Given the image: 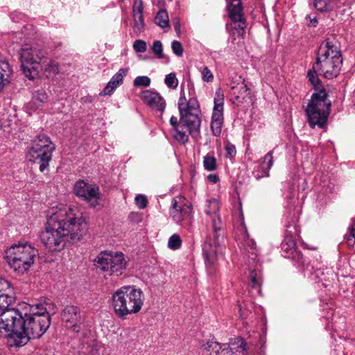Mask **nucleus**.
<instances>
[{
  "instance_id": "1",
  "label": "nucleus",
  "mask_w": 355,
  "mask_h": 355,
  "mask_svg": "<svg viewBox=\"0 0 355 355\" xmlns=\"http://www.w3.org/2000/svg\"><path fill=\"white\" fill-rule=\"evenodd\" d=\"M44 230L40 234L43 245L50 252L62 250L68 241H78L86 235L88 225L76 209L66 205L52 207Z\"/></svg>"
},
{
  "instance_id": "2",
  "label": "nucleus",
  "mask_w": 355,
  "mask_h": 355,
  "mask_svg": "<svg viewBox=\"0 0 355 355\" xmlns=\"http://www.w3.org/2000/svg\"><path fill=\"white\" fill-rule=\"evenodd\" d=\"M19 333L15 334L19 347L26 345L31 339L40 338L51 324V316L44 304H29L21 302L17 304Z\"/></svg>"
},
{
  "instance_id": "3",
  "label": "nucleus",
  "mask_w": 355,
  "mask_h": 355,
  "mask_svg": "<svg viewBox=\"0 0 355 355\" xmlns=\"http://www.w3.org/2000/svg\"><path fill=\"white\" fill-rule=\"evenodd\" d=\"M20 62L24 76L31 80L40 73L49 78L59 72L58 63L49 58L44 49L28 44L21 48Z\"/></svg>"
},
{
  "instance_id": "4",
  "label": "nucleus",
  "mask_w": 355,
  "mask_h": 355,
  "mask_svg": "<svg viewBox=\"0 0 355 355\" xmlns=\"http://www.w3.org/2000/svg\"><path fill=\"white\" fill-rule=\"evenodd\" d=\"M178 105L180 122L179 126L174 129L173 137L179 143L184 144L189 141V134L195 139L200 135V105L197 98L193 96L187 99L183 88H181Z\"/></svg>"
},
{
  "instance_id": "5",
  "label": "nucleus",
  "mask_w": 355,
  "mask_h": 355,
  "mask_svg": "<svg viewBox=\"0 0 355 355\" xmlns=\"http://www.w3.org/2000/svg\"><path fill=\"white\" fill-rule=\"evenodd\" d=\"M144 300L145 295L141 289L135 286H123L113 293L111 305L115 315L124 320L128 315L139 313Z\"/></svg>"
},
{
  "instance_id": "6",
  "label": "nucleus",
  "mask_w": 355,
  "mask_h": 355,
  "mask_svg": "<svg viewBox=\"0 0 355 355\" xmlns=\"http://www.w3.org/2000/svg\"><path fill=\"white\" fill-rule=\"evenodd\" d=\"M318 73L325 78L337 77L343 65V58L338 42L329 38L320 45L316 60L313 63Z\"/></svg>"
},
{
  "instance_id": "7",
  "label": "nucleus",
  "mask_w": 355,
  "mask_h": 355,
  "mask_svg": "<svg viewBox=\"0 0 355 355\" xmlns=\"http://www.w3.org/2000/svg\"><path fill=\"white\" fill-rule=\"evenodd\" d=\"M38 250L28 242L12 244L5 250V260L9 267L19 275L26 272L38 257Z\"/></svg>"
},
{
  "instance_id": "8",
  "label": "nucleus",
  "mask_w": 355,
  "mask_h": 355,
  "mask_svg": "<svg viewBox=\"0 0 355 355\" xmlns=\"http://www.w3.org/2000/svg\"><path fill=\"white\" fill-rule=\"evenodd\" d=\"M331 103L327 99L326 91L313 93L308 104L306 113L309 125L314 128L318 126L323 128L327 124Z\"/></svg>"
},
{
  "instance_id": "9",
  "label": "nucleus",
  "mask_w": 355,
  "mask_h": 355,
  "mask_svg": "<svg viewBox=\"0 0 355 355\" xmlns=\"http://www.w3.org/2000/svg\"><path fill=\"white\" fill-rule=\"evenodd\" d=\"M94 261L97 269L117 277L123 273L128 265L124 254L118 251H101Z\"/></svg>"
},
{
  "instance_id": "10",
  "label": "nucleus",
  "mask_w": 355,
  "mask_h": 355,
  "mask_svg": "<svg viewBox=\"0 0 355 355\" xmlns=\"http://www.w3.org/2000/svg\"><path fill=\"white\" fill-rule=\"evenodd\" d=\"M214 233L215 241L212 243L207 239L202 248V254L206 266L209 270L216 266L218 261L223 257V247L219 244V233L223 228L219 214L210 217Z\"/></svg>"
},
{
  "instance_id": "11",
  "label": "nucleus",
  "mask_w": 355,
  "mask_h": 355,
  "mask_svg": "<svg viewBox=\"0 0 355 355\" xmlns=\"http://www.w3.org/2000/svg\"><path fill=\"white\" fill-rule=\"evenodd\" d=\"M17 306L6 308L0 311V337L7 338L9 345L19 347L15 340V334L19 333Z\"/></svg>"
},
{
  "instance_id": "12",
  "label": "nucleus",
  "mask_w": 355,
  "mask_h": 355,
  "mask_svg": "<svg viewBox=\"0 0 355 355\" xmlns=\"http://www.w3.org/2000/svg\"><path fill=\"white\" fill-rule=\"evenodd\" d=\"M191 213L192 205L187 198L176 196L173 199L169 214L175 223L180 225L183 221L190 220Z\"/></svg>"
},
{
  "instance_id": "13",
  "label": "nucleus",
  "mask_w": 355,
  "mask_h": 355,
  "mask_svg": "<svg viewBox=\"0 0 355 355\" xmlns=\"http://www.w3.org/2000/svg\"><path fill=\"white\" fill-rule=\"evenodd\" d=\"M223 110H224V94L220 88H218L215 93L214 106L213 109L211 129L214 136L218 137L222 132L223 124Z\"/></svg>"
},
{
  "instance_id": "14",
  "label": "nucleus",
  "mask_w": 355,
  "mask_h": 355,
  "mask_svg": "<svg viewBox=\"0 0 355 355\" xmlns=\"http://www.w3.org/2000/svg\"><path fill=\"white\" fill-rule=\"evenodd\" d=\"M229 17L239 35L245 33L246 21L241 0H226Z\"/></svg>"
},
{
  "instance_id": "15",
  "label": "nucleus",
  "mask_w": 355,
  "mask_h": 355,
  "mask_svg": "<svg viewBox=\"0 0 355 355\" xmlns=\"http://www.w3.org/2000/svg\"><path fill=\"white\" fill-rule=\"evenodd\" d=\"M286 233L284 239L281 244L282 255L288 259H291L297 262L300 265H304V258L302 254L296 248V243L294 237L290 233L288 229L291 227L290 225H286Z\"/></svg>"
},
{
  "instance_id": "16",
  "label": "nucleus",
  "mask_w": 355,
  "mask_h": 355,
  "mask_svg": "<svg viewBox=\"0 0 355 355\" xmlns=\"http://www.w3.org/2000/svg\"><path fill=\"white\" fill-rule=\"evenodd\" d=\"M74 192L94 207L98 203L99 188L96 185L89 184L84 180H78L75 184Z\"/></svg>"
},
{
  "instance_id": "17",
  "label": "nucleus",
  "mask_w": 355,
  "mask_h": 355,
  "mask_svg": "<svg viewBox=\"0 0 355 355\" xmlns=\"http://www.w3.org/2000/svg\"><path fill=\"white\" fill-rule=\"evenodd\" d=\"M49 150H42L31 147L26 152V159L28 162L39 166L41 172H44L49 166V162L52 159V153Z\"/></svg>"
},
{
  "instance_id": "18",
  "label": "nucleus",
  "mask_w": 355,
  "mask_h": 355,
  "mask_svg": "<svg viewBox=\"0 0 355 355\" xmlns=\"http://www.w3.org/2000/svg\"><path fill=\"white\" fill-rule=\"evenodd\" d=\"M62 318L73 331H79L81 315L80 309L78 306L67 305L62 311Z\"/></svg>"
},
{
  "instance_id": "19",
  "label": "nucleus",
  "mask_w": 355,
  "mask_h": 355,
  "mask_svg": "<svg viewBox=\"0 0 355 355\" xmlns=\"http://www.w3.org/2000/svg\"><path fill=\"white\" fill-rule=\"evenodd\" d=\"M141 98L146 104L155 110L162 112L165 109V101L158 92L145 90L141 93Z\"/></svg>"
},
{
  "instance_id": "20",
  "label": "nucleus",
  "mask_w": 355,
  "mask_h": 355,
  "mask_svg": "<svg viewBox=\"0 0 355 355\" xmlns=\"http://www.w3.org/2000/svg\"><path fill=\"white\" fill-rule=\"evenodd\" d=\"M305 276H307L311 280L327 281V275H332V271L329 268H321L320 267H315L310 263H306L304 260V265H300Z\"/></svg>"
},
{
  "instance_id": "21",
  "label": "nucleus",
  "mask_w": 355,
  "mask_h": 355,
  "mask_svg": "<svg viewBox=\"0 0 355 355\" xmlns=\"http://www.w3.org/2000/svg\"><path fill=\"white\" fill-rule=\"evenodd\" d=\"M11 284L6 279L0 277V311L6 308L10 307L12 293Z\"/></svg>"
},
{
  "instance_id": "22",
  "label": "nucleus",
  "mask_w": 355,
  "mask_h": 355,
  "mask_svg": "<svg viewBox=\"0 0 355 355\" xmlns=\"http://www.w3.org/2000/svg\"><path fill=\"white\" fill-rule=\"evenodd\" d=\"M128 73V69L121 68L116 72L108 82L101 93V95H111L116 88L123 83V78Z\"/></svg>"
},
{
  "instance_id": "23",
  "label": "nucleus",
  "mask_w": 355,
  "mask_h": 355,
  "mask_svg": "<svg viewBox=\"0 0 355 355\" xmlns=\"http://www.w3.org/2000/svg\"><path fill=\"white\" fill-rule=\"evenodd\" d=\"M249 91L250 88L245 83V80L241 81V83L238 89L234 91V92L230 93L232 96L231 101L232 103L236 105V106H239L245 101V98L249 94Z\"/></svg>"
},
{
  "instance_id": "24",
  "label": "nucleus",
  "mask_w": 355,
  "mask_h": 355,
  "mask_svg": "<svg viewBox=\"0 0 355 355\" xmlns=\"http://www.w3.org/2000/svg\"><path fill=\"white\" fill-rule=\"evenodd\" d=\"M32 148L49 150L54 151L55 149V145L52 143L51 139L46 135H39L32 143Z\"/></svg>"
},
{
  "instance_id": "25",
  "label": "nucleus",
  "mask_w": 355,
  "mask_h": 355,
  "mask_svg": "<svg viewBox=\"0 0 355 355\" xmlns=\"http://www.w3.org/2000/svg\"><path fill=\"white\" fill-rule=\"evenodd\" d=\"M318 75H320L318 73V70L315 68V64H313L312 68L308 71L307 77L309 78V81L311 83L315 91V93H319L320 91H325L321 85Z\"/></svg>"
},
{
  "instance_id": "26",
  "label": "nucleus",
  "mask_w": 355,
  "mask_h": 355,
  "mask_svg": "<svg viewBox=\"0 0 355 355\" xmlns=\"http://www.w3.org/2000/svg\"><path fill=\"white\" fill-rule=\"evenodd\" d=\"M200 348L207 352H209L207 355H218L221 350L222 345L216 341L209 340L201 343Z\"/></svg>"
},
{
  "instance_id": "27",
  "label": "nucleus",
  "mask_w": 355,
  "mask_h": 355,
  "mask_svg": "<svg viewBox=\"0 0 355 355\" xmlns=\"http://www.w3.org/2000/svg\"><path fill=\"white\" fill-rule=\"evenodd\" d=\"M203 167L207 171H214L218 168L216 159L214 152L207 153L203 157Z\"/></svg>"
},
{
  "instance_id": "28",
  "label": "nucleus",
  "mask_w": 355,
  "mask_h": 355,
  "mask_svg": "<svg viewBox=\"0 0 355 355\" xmlns=\"http://www.w3.org/2000/svg\"><path fill=\"white\" fill-rule=\"evenodd\" d=\"M219 203L215 198L207 200L205 205V212L209 217L218 214Z\"/></svg>"
},
{
  "instance_id": "29",
  "label": "nucleus",
  "mask_w": 355,
  "mask_h": 355,
  "mask_svg": "<svg viewBox=\"0 0 355 355\" xmlns=\"http://www.w3.org/2000/svg\"><path fill=\"white\" fill-rule=\"evenodd\" d=\"M230 351L233 353L234 350L240 353L239 355H248L247 343L243 338L237 337L234 339V342L231 344Z\"/></svg>"
},
{
  "instance_id": "30",
  "label": "nucleus",
  "mask_w": 355,
  "mask_h": 355,
  "mask_svg": "<svg viewBox=\"0 0 355 355\" xmlns=\"http://www.w3.org/2000/svg\"><path fill=\"white\" fill-rule=\"evenodd\" d=\"M249 279L250 281L252 288L257 289V293L261 295V286L262 284V278L261 275L256 270H252L250 272Z\"/></svg>"
},
{
  "instance_id": "31",
  "label": "nucleus",
  "mask_w": 355,
  "mask_h": 355,
  "mask_svg": "<svg viewBox=\"0 0 355 355\" xmlns=\"http://www.w3.org/2000/svg\"><path fill=\"white\" fill-rule=\"evenodd\" d=\"M155 24L162 28L169 27L168 15L166 10H159L155 18Z\"/></svg>"
},
{
  "instance_id": "32",
  "label": "nucleus",
  "mask_w": 355,
  "mask_h": 355,
  "mask_svg": "<svg viewBox=\"0 0 355 355\" xmlns=\"http://www.w3.org/2000/svg\"><path fill=\"white\" fill-rule=\"evenodd\" d=\"M8 64L7 63H2L0 64V91L4 87L8 81L9 71Z\"/></svg>"
},
{
  "instance_id": "33",
  "label": "nucleus",
  "mask_w": 355,
  "mask_h": 355,
  "mask_svg": "<svg viewBox=\"0 0 355 355\" xmlns=\"http://www.w3.org/2000/svg\"><path fill=\"white\" fill-rule=\"evenodd\" d=\"M272 153H273V150H270L263 157L261 167L264 170V174L262 176H268L269 175V170L271 168V167L273 165Z\"/></svg>"
},
{
  "instance_id": "34",
  "label": "nucleus",
  "mask_w": 355,
  "mask_h": 355,
  "mask_svg": "<svg viewBox=\"0 0 355 355\" xmlns=\"http://www.w3.org/2000/svg\"><path fill=\"white\" fill-rule=\"evenodd\" d=\"M134 18V32L138 35L144 31L145 27L144 15L133 16Z\"/></svg>"
},
{
  "instance_id": "35",
  "label": "nucleus",
  "mask_w": 355,
  "mask_h": 355,
  "mask_svg": "<svg viewBox=\"0 0 355 355\" xmlns=\"http://www.w3.org/2000/svg\"><path fill=\"white\" fill-rule=\"evenodd\" d=\"M151 50L157 58H166L167 61H168V58H166L163 53V45L159 40H155L153 42Z\"/></svg>"
},
{
  "instance_id": "36",
  "label": "nucleus",
  "mask_w": 355,
  "mask_h": 355,
  "mask_svg": "<svg viewBox=\"0 0 355 355\" xmlns=\"http://www.w3.org/2000/svg\"><path fill=\"white\" fill-rule=\"evenodd\" d=\"M240 230L243 232L241 236L242 239L244 241L245 246L250 250L254 249L255 248L256 243L253 240L249 239L248 233L247 232L246 227L243 223L241 225Z\"/></svg>"
},
{
  "instance_id": "37",
  "label": "nucleus",
  "mask_w": 355,
  "mask_h": 355,
  "mask_svg": "<svg viewBox=\"0 0 355 355\" xmlns=\"http://www.w3.org/2000/svg\"><path fill=\"white\" fill-rule=\"evenodd\" d=\"M181 245L182 240L178 234H174L169 237L168 241V248L169 249L176 250L180 248Z\"/></svg>"
},
{
  "instance_id": "38",
  "label": "nucleus",
  "mask_w": 355,
  "mask_h": 355,
  "mask_svg": "<svg viewBox=\"0 0 355 355\" xmlns=\"http://www.w3.org/2000/svg\"><path fill=\"white\" fill-rule=\"evenodd\" d=\"M164 83L167 87L171 89H176L178 85V80L174 73H170L166 75L164 79Z\"/></svg>"
},
{
  "instance_id": "39",
  "label": "nucleus",
  "mask_w": 355,
  "mask_h": 355,
  "mask_svg": "<svg viewBox=\"0 0 355 355\" xmlns=\"http://www.w3.org/2000/svg\"><path fill=\"white\" fill-rule=\"evenodd\" d=\"M202 80L203 82L205 83H212L214 81V77L211 71V70L209 69L208 67L204 66L200 69Z\"/></svg>"
},
{
  "instance_id": "40",
  "label": "nucleus",
  "mask_w": 355,
  "mask_h": 355,
  "mask_svg": "<svg viewBox=\"0 0 355 355\" xmlns=\"http://www.w3.org/2000/svg\"><path fill=\"white\" fill-rule=\"evenodd\" d=\"M150 78L146 76H140L135 78L133 85L135 87H148L150 85Z\"/></svg>"
},
{
  "instance_id": "41",
  "label": "nucleus",
  "mask_w": 355,
  "mask_h": 355,
  "mask_svg": "<svg viewBox=\"0 0 355 355\" xmlns=\"http://www.w3.org/2000/svg\"><path fill=\"white\" fill-rule=\"evenodd\" d=\"M313 6L320 12H326L330 10L329 0H314Z\"/></svg>"
},
{
  "instance_id": "42",
  "label": "nucleus",
  "mask_w": 355,
  "mask_h": 355,
  "mask_svg": "<svg viewBox=\"0 0 355 355\" xmlns=\"http://www.w3.org/2000/svg\"><path fill=\"white\" fill-rule=\"evenodd\" d=\"M136 53H144L147 49L146 42L143 40H136L132 45Z\"/></svg>"
},
{
  "instance_id": "43",
  "label": "nucleus",
  "mask_w": 355,
  "mask_h": 355,
  "mask_svg": "<svg viewBox=\"0 0 355 355\" xmlns=\"http://www.w3.org/2000/svg\"><path fill=\"white\" fill-rule=\"evenodd\" d=\"M47 98V94L43 89L35 91L33 96V101L36 103H43Z\"/></svg>"
},
{
  "instance_id": "44",
  "label": "nucleus",
  "mask_w": 355,
  "mask_h": 355,
  "mask_svg": "<svg viewBox=\"0 0 355 355\" xmlns=\"http://www.w3.org/2000/svg\"><path fill=\"white\" fill-rule=\"evenodd\" d=\"M225 150L226 152L225 157L226 158L232 159L235 157L236 154V150L234 144H231L230 142H227L225 146Z\"/></svg>"
},
{
  "instance_id": "45",
  "label": "nucleus",
  "mask_w": 355,
  "mask_h": 355,
  "mask_svg": "<svg viewBox=\"0 0 355 355\" xmlns=\"http://www.w3.org/2000/svg\"><path fill=\"white\" fill-rule=\"evenodd\" d=\"M144 6L142 0H135L132 12L133 16L143 15Z\"/></svg>"
},
{
  "instance_id": "46",
  "label": "nucleus",
  "mask_w": 355,
  "mask_h": 355,
  "mask_svg": "<svg viewBox=\"0 0 355 355\" xmlns=\"http://www.w3.org/2000/svg\"><path fill=\"white\" fill-rule=\"evenodd\" d=\"M136 205L141 209L147 206V199L144 195L139 194L135 198Z\"/></svg>"
},
{
  "instance_id": "47",
  "label": "nucleus",
  "mask_w": 355,
  "mask_h": 355,
  "mask_svg": "<svg viewBox=\"0 0 355 355\" xmlns=\"http://www.w3.org/2000/svg\"><path fill=\"white\" fill-rule=\"evenodd\" d=\"M171 49L173 53L178 56H182L183 54V48L182 44L178 41H173L171 44Z\"/></svg>"
},
{
  "instance_id": "48",
  "label": "nucleus",
  "mask_w": 355,
  "mask_h": 355,
  "mask_svg": "<svg viewBox=\"0 0 355 355\" xmlns=\"http://www.w3.org/2000/svg\"><path fill=\"white\" fill-rule=\"evenodd\" d=\"M236 80L235 81L232 80L229 84L230 87V93L234 92V91L235 90H237L241 83V81L243 80H242L241 76L236 77Z\"/></svg>"
},
{
  "instance_id": "49",
  "label": "nucleus",
  "mask_w": 355,
  "mask_h": 355,
  "mask_svg": "<svg viewBox=\"0 0 355 355\" xmlns=\"http://www.w3.org/2000/svg\"><path fill=\"white\" fill-rule=\"evenodd\" d=\"M207 179L214 184H216L219 181V177L216 174H209L207 176Z\"/></svg>"
},
{
  "instance_id": "50",
  "label": "nucleus",
  "mask_w": 355,
  "mask_h": 355,
  "mask_svg": "<svg viewBox=\"0 0 355 355\" xmlns=\"http://www.w3.org/2000/svg\"><path fill=\"white\" fill-rule=\"evenodd\" d=\"M170 123L173 126V130L175 129L176 127L179 126L178 118L173 116L170 119Z\"/></svg>"
},
{
  "instance_id": "51",
  "label": "nucleus",
  "mask_w": 355,
  "mask_h": 355,
  "mask_svg": "<svg viewBox=\"0 0 355 355\" xmlns=\"http://www.w3.org/2000/svg\"><path fill=\"white\" fill-rule=\"evenodd\" d=\"M130 218L131 220H135V222H139L141 221V217L137 213H131L130 214Z\"/></svg>"
},
{
  "instance_id": "52",
  "label": "nucleus",
  "mask_w": 355,
  "mask_h": 355,
  "mask_svg": "<svg viewBox=\"0 0 355 355\" xmlns=\"http://www.w3.org/2000/svg\"><path fill=\"white\" fill-rule=\"evenodd\" d=\"M310 19V25L312 26H315L318 24V20L315 17H314L313 19H311L310 16H307L306 17V19Z\"/></svg>"
},
{
  "instance_id": "53",
  "label": "nucleus",
  "mask_w": 355,
  "mask_h": 355,
  "mask_svg": "<svg viewBox=\"0 0 355 355\" xmlns=\"http://www.w3.org/2000/svg\"><path fill=\"white\" fill-rule=\"evenodd\" d=\"M350 236L355 239V223L352 225L350 228Z\"/></svg>"
},
{
  "instance_id": "54",
  "label": "nucleus",
  "mask_w": 355,
  "mask_h": 355,
  "mask_svg": "<svg viewBox=\"0 0 355 355\" xmlns=\"http://www.w3.org/2000/svg\"><path fill=\"white\" fill-rule=\"evenodd\" d=\"M239 313H240V317L243 318H245L246 315L242 311V309H241V305H239Z\"/></svg>"
},
{
  "instance_id": "55",
  "label": "nucleus",
  "mask_w": 355,
  "mask_h": 355,
  "mask_svg": "<svg viewBox=\"0 0 355 355\" xmlns=\"http://www.w3.org/2000/svg\"><path fill=\"white\" fill-rule=\"evenodd\" d=\"M174 28L176 31L179 32L180 31V25L179 22L174 24Z\"/></svg>"
},
{
  "instance_id": "56",
  "label": "nucleus",
  "mask_w": 355,
  "mask_h": 355,
  "mask_svg": "<svg viewBox=\"0 0 355 355\" xmlns=\"http://www.w3.org/2000/svg\"><path fill=\"white\" fill-rule=\"evenodd\" d=\"M147 59H148V57H147V56H146V57H144V60H147Z\"/></svg>"
},
{
  "instance_id": "57",
  "label": "nucleus",
  "mask_w": 355,
  "mask_h": 355,
  "mask_svg": "<svg viewBox=\"0 0 355 355\" xmlns=\"http://www.w3.org/2000/svg\"><path fill=\"white\" fill-rule=\"evenodd\" d=\"M82 100L84 101V102H86V100H85V98H82Z\"/></svg>"
}]
</instances>
